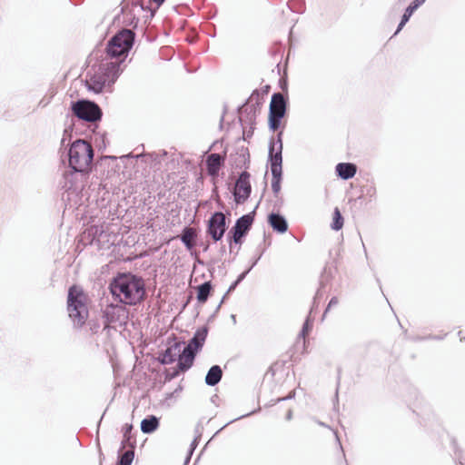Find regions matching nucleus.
<instances>
[{
  "label": "nucleus",
  "mask_w": 465,
  "mask_h": 465,
  "mask_svg": "<svg viewBox=\"0 0 465 465\" xmlns=\"http://www.w3.org/2000/svg\"><path fill=\"white\" fill-rule=\"evenodd\" d=\"M133 430V426L131 424H125L123 428L124 430V437L126 440H129V433Z\"/></svg>",
  "instance_id": "obj_27"
},
{
  "label": "nucleus",
  "mask_w": 465,
  "mask_h": 465,
  "mask_svg": "<svg viewBox=\"0 0 465 465\" xmlns=\"http://www.w3.org/2000/svg\"><path fill=\"white\" fill-rule=\"evenodd\" d=\"M157 5H160L164 0H153Z\"/></svg>",
  "instance_id": "obj_32"
},
{
  "label": "nucleus",
  "mask_w": 465,
  "mask_h": 465,
  "mask_svg": "<svg viewBox=\"0 0 465 465\" xmlns=\"http://www.w3.org/2000/svg\"><path fill=\"white\" fill-rule=\"evenodd\" d=\"M94 157L92 145L84 141L77 140L73 143L69 150L70 166L76 172H86L89 170Z\"/></svg>",
  "instance_id": "obj_5"
},
{
  "label": "nucleus",
  "mask_w": 465,
  "mask_h": 465,
  "mask_svg": "<svg viewBox=\"0 0 465 465\" xmlns=\"http://www.w3.org/2000/svg\"><path fill=\"white\" fill-rule=\"evenodd\" d=\"M223 371L218 365L211 367L206 377L205 382L210 386L216 385L222 379Z\"/></svg>",
  "instance_id": "obj_17"
},
{
  "label": "nucleus",
  "mask_w": 465,
  "mask_h": 465,
  "mask_svg": "<svg viewBox=\"0 0 465 465\" xmlns=\"http://www.w3.org/2000/svg\"><path fill=\"white\" fill-rule=\"evenodd\" d=\"M269 223L273 228V230L282 233L285 232L288 229L287 223L285 219L276 213H272L269 215Z\"/></svg>",
  "instance_id": "obj_15"
},
{
  "label": "nucleus",
  "mask_w": 465,
  "mask_h": 465,
  "mask_svg": "<svg viewBox=\"0 0 465 465\" xmlns=\"http://www.w3.org/2000/svg\"><path fill=\"white\" fill-rule=\"evenodd\" d=\"M286 113V101L281 93L273 94L270 104L269 124L272 131L280 128Z\"/></svg>",
  "instance_id": "obj_6"
},
{
  "label": "nucleus",
  "mask_w": 465,
  "mask_h": 465,
  "mask_svg": "<svg viewBox=\"0 0 465 465\" xmlns=\"http://www.w3.org/2000/svg\"><path fill=\"white\" fill-rule=\"evenodd\" d=\"M159 426L158 419L154 416H151L148 419H144L141 422V430L143 433H151L154 431Z\"/></svg>",
  "instance_id": "obj_18"
},
{
  "label": "nucleus",
  "mask_w": 465,
  "mask_h": 465,
  "mask_svg": "<svg viewBox=\"0 0 465 465\" xmlns=\"http://www.w3.org/2000/svg\"><path fill=\"white\" fill-rule=\"evenodd\" d=\"M411 15H408L407 13H404V15H402V18H401V21L398 26V29H397V32H399L400 30H401V28L404 26V25L409 21L410 17Z\"/></svg>",
  "instance_id": "obj_26"
},
{
  "label": "nucleus",
  "mask_w": 465,
  "mask_h": 465,
  "mask_svg": "<svg viewBox=\"0 0 465 465\" xmlns=\"http://www.w3.org/2000/svg\"><path fill=\"white\" fill-rule=\"evenodd\" d=\"M105 327L109 326H123L126 324L129 320V310L119 304H110L106 306L104 312Z\"/></svg>",
  "instance_id": "obj_7"
},
{
  "label": "nucleus",
  "mask_w": 465,
  "mask_h": 465,
  "mask_svg": "<svg viewBox=\"0 0 465 465\" xmlns=\"http://www.w3.org/2000/svg\"><path fill=\"white\" fill-rule=\"evenodd\" d=\"M338 304L339 299L337 297H332L324 312V315H326L331 310V308L338 306Z\"/></svg>",
  "instance_id": "obj_24"
},
{
  "label": "nucleus",
  "mask_w": 465,
  "mask_h": 465,
  "mask_svg": "<svg viewBox=\"0 0 465 465\" xmlns=\"http://www.w3.org/2000/svg\"><path fill=\"white\" fill-rule=\"evenodd\" d=\"M196 236L195 229L187 227L183 230L181 239L188 250H192L194 247Z\"/></svg>",
  "instance_id": "obj_16"
},
{
  "label": "nucleus",
  "mask_w": 465,
  "mask_h": 465,
  "mask_svg": "<svg viewBox=\"0 0 465 465\" xmlns=\"http://www.w3.org/2000/svg\"><path fill=\"white\" fill-rule=\"evenodd\" d=\"M271 164H277V165L282 164V153H281V152L280 153H276L274 155H272Z\"/></svg>",
  "instance_id": "obj_25"
},
{
  "label": "nucleus",
  "mask_w": 465,
  "mask_h": 465,
  "mask_svg": "<svg viewBox=\"0 0 465 465\" xmlns=\"http://www.w3.org/2000/svg\"><path fill=\"white\" fill-rule=\"evenodd\" d=\"M459 336H460V341L465 340V337H464V335H462V331H459Z\"/></svg>",
  "instance_id": "obj_31"
},
{
  "label": "nucleus",
  "mask_w": 465,
  "mask_h": 465,
  "mask_svg": "<svg viewBox=\"0 0 465 465\" xmlns=\"http://www.w3.org/2000/svg\"><path fill=\"white\" fill-rule=\"evenodd\" d=\"M134 457V450H126L120 458L118 465H131Z\"/></svg>",
  "instance_id": "obj_21"
},
{
  "label": "nucleus",
  "mask_w": 465,
  "mask_h": 465,
  "mask_svg": "<svg viewBox=\"0 0 465 465\" xmlns=\"http://www.w3.org/2000/svg\"><path fill=\"white\" fill-rule=\"evenodd\" d=\"M405 13H407L408 15H412L413 11L408 6L407 9L405 10Z\"/></svg>",
  "instance_id": "obj_29"
},
{
  "label": "nucleus",
  "mask_w": 465,
  "mask_h": 465,
  "mask_svg": "<svg viewBox=\"0 0 465 465\" xmlns=\"http://www.w3.org/2000/svg\"><path fill=\"white\" fill-rule=\"evenodd\" d=\"M271 171L272 174V178L281 179L282 176V164H271Z\"/></svg>",
  "instance_id": "obj_22"
},
{
  "label": "nucleus",
  "mask_w": 465,
  "mask_h": 465,
  "mask_svg": "<svg viewBox=\"0 0 465 465\" xmlns=\"http://www.w3.org/2000/svg\"><path fill=\"white\" fill-rule=\"evenodd\" d=\"M207 329L202 328L196 331L194 336L187 346L182 350V342L176 341L166 349L163 355V363L170 364L178 359L180 371L189 370L194 361L196 353L202 349L207 337Z\"/></svg>",
  "instance_id": "obj_2"
},
{
  "label": "nucleus",
  "mask_w": 465,
  "mask_h": 465,
  "mask_svg": "<svg viewBox=\"0 0 465 465\" xmlns=\"http://www.w3.org/2000/svg\"><path fill=\"white\" fill-rule=\"evenodd\" d=\"M110 289L114 297L128 305L139 303L145 295L143 281L130 273L117 276L111 283Z\"/></svg>",
  "instance_id": "obj_3"
},
{
  "label": "nucleus",
  "mask_w": 465,
  "mask_h": 465,
  "mask_svg": "<svg viewBox=\"0 0 465 465\" xmlns=\"http://www.w3.org/2000/svg\"><path fill=\"white\" fill-rule=\"evenodd\" d=\"M424 2H425V0H414L411 4L417 5V7H419V6H420V5H421Z\"/></svg>",
  "instance_id": "obj_28"
},
{
  "label": "nucleus",
  "mask_w": 465,
  "mask_h": 465,
  "mask_svg": "<svg viewBox=\"0 0 465 465\" xmlns=\"http://www.w3.org/2000/svg\"><path fill=\"white\" fill-rule=\"evenodd\" d=\"M409 7L414 12L418 7H417V5H414V4H411L409 5Z\"/></svg>",
  "instance_id": "obj_30"
},
{
  "label": "nucleus",
  "mask_w": 465,
  "mask_h": 465,
  "mask_svg": "<svg viewBox=\"0 0 465 465\" xmlns=\"http://www.w3.org/2000/svg\"><path fill=\"white\" fill-rule=\"evenodd\" d=\"M291 415H292V411H290L288 412V419H290V418H291Z\"/></svg>",
  "instance_id": "obj_33"
},
{
  "label": "nucleus",
  "mask_w": 465,
  "mask_h": 465,
  "mask_svg": "<svg viewBox=\"0 0 465 465\" xmlns=\"http://www.w3.org/2000/svg\"><path fill=\"white\" fill-rule=\"evenodd\" d=\"M252 222H253V218L250 214L243 215L240 219L237 220L234 227L232 229V231H233L232 238L236 243L240 242L242 237L250 229Z\"/></svg>",
  "instance_id": "obj_11"
},
{
  "label": "nucleus",
  "mask_w": 465,
  "mask_h": 465,
  "mask_svg": "<svg viewBox=\"0 0 465 465\" xmlns=\"http://www.w3.org/2000/svg\"><path fill=\"white\" fill-rule=\"evenodd\" d=\"M67 310L69 317L76 327H82L88 318L87 296L78 286L68 291Z\"/></svg>",
  "instance_id": "obj_4"
},
{
  "label": "nucleus",
  "mask_w": 465,
  "mask_h": 465,
  "mask_svg": "<svg viewBox=\"0 0 465 465\" xmlns=\"http://www.w3.org/2000/svg\"><path fill=\"white\" fill-rule=\"evenodd\" d=\"M344 219L341 213V211L338 207L334 208L333 215H332V223L331 227L334 231H339L343 227Z\"/></svg>",
  "instance_id": "obj_20"
},
{
  "label": "nucleus",
  "mask_w": 465,
  "mask_h": 465,
  "mask_svg": "<svg viewBox=\"0 0 465 465\" xmlns=\"http://www.w3.org/2000/svg\"><path fill=\"white\" fill-rule=\"evenodd\" d=\"M342 465H347V464H345V463H342Z\"/></svg>",
  "instance_id": "obj_34"
},
{
  "label": "nucleus",
  "mask_w": 465,
  "mask_h": 465,
  "mask_svg": "<svg viewBox=\"0 0 465 465\" xmlns=\"http://www.w3.org/2000/svg\"><path fill=\"white\" fill-rule=\"evenodd\" d=\"M272 189L274 193H276V194L279 193V192L281 190V179L272 178Z\"/></svg>",
  "instance_id": "obj_23"
},
{
  "label": "nucleus",
  "mask_w": 465,
  "mask_h": 465,
  "mask_svg": "<svg viewBox=\"0 0 465 465\" xmlns=\"http://www.w3.org/2000/svg\"><path fill=\"white\" fill-rule=\"evenodd\" d=\"M312 431L315 434L321 432L326 439L333 442L336 447L339 446L337 434L331 427L320 423L312 429Z\"/></svg>",
  "instance_id": "obj_14"
},
{
  "label": "nucleus",
  "mask_w": 465,
  "mask_h": 465,
  "mask_svg": "<svg viewBox=\"0 0 465 465\" xmlns=\"http://www.w3.org/2000/svg\"><path fill=\"white\" fill-rule=\"evenodd\" d=\"M226 230L225 216L223 213H215L209 221L208 232L214 242L222 239Z\"/></svg>",
  "instance_id": "obj_10"
},
{
  "label": "nucleus",
  "mask_w": 465,
  "mask_h": 465,
  "mask_svg": "<svg viewBox=\"0 0 465 465\" xmlns=\"http://www.w3.org/2000/svg\"><path fill=\"white\" fill-rule=\"evenodd\" d=\"M356 171V165L351 163H341L336 165V172L338 175L344 180L352 178L355 175Z\"/></svg>",
  "instance_id": "obj_13"
},
{
  "label": "nucleus",
  "mask_w": 465,
  "mask_h": 465,
  "mask_svg": "<svg viewBox=\"0 0 465 465\" xmlns=\"http://www.w3.org/2000/svg\"><path fill=\"white\" fill-rule=\"evenodd\" d=\"M73 112L78 118L94 122L101 118L102 113L98 105L88 101H79L73 105Z\"/></svg>",
  "instance_id": "obj_8"
},
{
  "label": "nucleus",
  "mask_w": 465,
  "mask_h": 465,
  "mask_svg": "<svg viewBox=\"0 0 465 465\" xmlns=\"http://www.w3.org/2000/svg\"><path fill=\"white\" fill-rule=\"evenodd\" d=\"M224 159L218 153H211L206 160L207 172L210 175L215 177L218 175L221 166L223 164Z\"/></svg>",
  "instance_id": "obj_12"
},
{
  "label": "nucleus",
  "mask_w": 465,
  "mask_h": 465,
  "mask_svg": "<svg viewBox=\"0 0 465 465\" xmlns=\"http://www.w3.org/2000/svg\"><path fill=\"white\" fill-rule=\"evenodd\" d=\"M251 192L250 173L248 172H242L237 179L233 190L236 203H243L249 198Z\"/></svg>",
  "instance_id": "obj_9"
},
{
  "label": "nucleus",
  "mask_w": 465,
  "mask_h": 465,
  "mask_svg": "<svg viewBox=\"0 0 465 465\" xmlns=\"http://www.w3.org/2000/svg\"><path fill=\"white\" fill-rule=\"evenodd\" d=\"M134 36L132 30L123 29L107 42L94 74L86 81L90 90L99 94L116 81L122 71L121 65L134 45Z\"/></svg>",
  "instance_id": "obj_1"
},
{
  "label": "nucleus",
  "mask_w": 465,
  "mask_h": 465,
  "mask_svg": "<svg viewBox=\"0 0 465 465\" xmlns=\"http://www.w3.org/2000/svg\"><path fill=\"white\" fill-rule=\"evenodd\" d=\"M212 286L209 282H204L197 288V300L199 302L203 303L207 301L211 292Z\"/></svg>",
  "instance_id": "obj_19"
}]
</instances>
